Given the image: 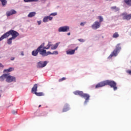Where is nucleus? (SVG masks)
Returning a JSON list of instances; mask_svg holds the SVG:
<instances>
[{
  "mask_svg": "<svg viewBox=\"0 0 131 131\" xmlns=\"http://www.w3.org/2000/svg\"><path fill=\"white\" fill-rule=\"evenodd\" d=\"M5 80L7 83H14L17 82V78L8 74H4L0 76V81H4Z\"/></svg>",
  "mask_w": 131,
  "mask_h": 131,
  "instance_id": "nucleus-1",
  "label": "nucleus"
},
{
  "mask_svg": "<svg viewBox=\"0 0 131 131\" xmlns=\"http://www.w3.org/2000/svg\"><path fill=\"white\" fill-rule=\"evenodd\" d=\"M10 35H11V38L13 39H16V38L17 36H19V34L18 32L14 30H10L8 31L7 32L4 33L1 37H0V41L5 39V38H8Z\"/></svg>",
  "mask_w": 131,
  "mask_h": 131,
  "instance_id": "nucleus-2",
  "label": "nucleus"
},
{
  "mask_svg": "<svg viewBox=\"0 0 131 131\" xmlns=\"http://www.w3.org/2000/svg\"><path fill=\"white\" fill-rule=\"evenodd\" d=\"M74 95H78L80 97L84 98L85 99V101L84 102V105H86L89 103V100H90V95L88 94H84L82 91H76L73 92Z\"/></svg>",
  "mask_w": 131,
  "mask_h": 131,
  "instance_id": "nucleus-3",
  "label": "nucleus"
},
{
  "mask_svg": "<svg viewBox=\"0 0 131 131\" xmlns=\"http://www.w3.org/2000/svg\"><path fill=\"white\" fill-rule=\"evenodd\" d=\"M38 53L42 57H45L46 50L41 49L40 46H39L36 50H33L32 52V55L34 56V57H36V56L38 55Z\"/></svg>",
  "mask_w": 131,
  "mask_h": 131,
  "instance_id": "nucleus-4",
  "label": "nucleus"
},
{
  "mask_svg": "<svg viewBox=\"0 0 131 131\" xmlns=\"http://www.w3.org/2000/svg\"><path fill=\"white\" fill-rule=\"evenodd\" d=\"M48 63H49V61H40L36 63V68L38 69H40L41 68H43L44 67H46L47 65L48 64Z\"/></svg>",
  "mask_w": 131,
  "mask_h": 131,
  "instance_id": "nucleus-5",
  "label": "nucleus"
},
{
  "mask_svg": "<svg viewBox=\"0 0 131 131\" xmlns=\"http://www.w3.org/2000/svg\"><path fill=\"white\" fill-rule=\"evenodd\" d=\"M104 83L105 85H110L111 88H113L115 91V82L114 81L106 80L104 81Z\"/></svg>",
  "mask_w": 131,
  "mask_h": 131,
  "instance_id": "nucleus-6",
  "label": "nucleus"
},
{
  "mask_svg": "<svg viewBox=\"0 0 131 131\" xmlns=\"http://www.w3.org/2000/svg\"><path fill=\"white\" fill-rule=\"evenodd\" d=\"M45 42L42 43L40 45V48L41 50H50V48H51L52 42H49L48 45L46 46H45Z\"/></svg>",
  "mask_w": 131,
  "mask_h": 131,
  "instance_id": "nucleus-7",
  "label": "nucleus"
},
{
  "mask_svg": "<svg viewBox=\"0 0 131 131\" xmlns=\"http://www.w3.org/2000/svg\"><path fill=\"white\" fill-rule=\"evenodd\" d=\"M91 27L94 30H97V29L101 27V24L99 23V21H95L91 26Z\"/></svg>",
  "mask_w": 131,
  "mask_h": 131,
  "instance_id": "nucleus-8",
  "label": "nucleus"
},
{
  "mask_svg": "<svg viewBox=\"0 0 131 131\" xmlns=\"http://www.w3.org/2000/svg\"><path fill=\"white\" fill-rule=\"evenodd\" d=\"M70 29V27L68 26L60 27L58 28V32H67Z\"/></svg>",
  "mask_w": 131,
  "mask_h": 131,
  "instance_id": "nucleus-9",
  "label": "nucleus"
},
{
  "mask_svg": "<svg viewBox=\"0 0 131 131\" xmlns=\"http://www.w3.org/2000/svg\"><path fill=\"white\" fill-rule=\"evenodd\" d=\"M122 16L124 20H130L131 19V14H127L126 12H124L122 14Z\"/></svg>",
  "mask_w": 131,
  "mask_h": 131,
  "instance_id": "nucleus-10",
  "label": "nucleus"
},
{
  "mask_svg": "<svg viewBox=\"0 0 131 131\" xmlns=\"http://www.w3.org/2000/svg\"><path fill=\"white\" fill-rule=\"evenodd\" d=\"M17 14V11L14 9H12L10 11H7L6 16L7 17H10V16H12V15H15Z\"/></svg>",
  "mask_w": 131,
  "mask_h": 131,
  "instance_id": "nucleus-11",
  "label": "nucleus"
},
{
  "mask_svg": "<svg viewBox=\"0 0 131 131\" xmlns=\"http://www.w3.org/2000/svg\"><path fill=\"white\" fill-rule=\"evenodd\" d=\"M53 20V16H51L50 15L45 16L43 18V22L44 23H47V22H49V21H52Z\"/></svg>",
  "mask_w": 131,
  "mask_h": 131,
  "instance_id": "nucleus-12",
  "label": "nucleus"
},
{
  "mask_svg": "<svg viewBox=\"0 0 131 131\" xmlns=\"http://www.w3.org/2000/svg\"><path fill=\"white\" fill-rule=\"evenodd\" d=\"M59 52L57 51H54L53 53L51 52V51L47 52V50H45V57H47L49 55H58Z\"/></svg>",
  "mask_w": 131,
  "mask_h": 131,
  "instance_id": "nucleus-13",
  "label": "nucleus"
},
{
  "mask_svg": "<svg viewBox=\"0 0 131 131\" xmlns=\"http://www.w3.org/2000/svg\"><path fill=\"white\" fill-rule=\"evenodd\" d=\"M105 81L98 83L96 86L95 89H99V88H103V86H105Z\"/></svg>",
  "mask_w": 131,
  "mask_h": 131,
  "instance_id": "nucleus-14",
  "label": "nucleus"
},
{
  "mask_svg": "<svg viewBox=\"0 0 131 131\" xmlns=\"http://www.w3.org/2000/svg\"><path fill=\"white\" fill-rule=\"evenodd\" d=\"M37 92V84H34L33 88H32L31 90V93L32 94H35Z\"/></svg>",
  "mask_w": 131,
  "mask_h": 131,
  "instance_id": "nucleus-15",
  "label": "nucleus"
},
{
  "mask_svg": "<svg viewBox=\"0 0 131 131\" xmlns=\"http://www.w3.org/2000/svg\"><path fill=\"white\" fill-rule=\"evenodd\" d=\"M120 50H121V47H120V44H118L116 46L115 56L117 55L118 53L120 52Z\"/></svg>",
  "mask_w": 131,
  "mask_h": 131,
  "instance_id": "nucleus-16",
  "label": "nucleus"
},
{
  "mask_svg": "<svg viewBox=\"0 0 131 131\" xmlns=\"http://www.w3.org/2000/svg\"><path fill=\"white\" fill-rule=\"evenodd\" d=\"M59 45H60V42L56 43L55 45L52 44L51 49V50H56V49L58 48V47H59Z\"/></svg>",
  "mask_w": 131,
  "mask_h": 131,
  "instance_id": "nucleus-17",
  "label": "nucleus"
},
{
  "mask_svg": "<svg viewBox=\"0 0 131 131\" xmlns=\"http://www.w3.org/2000/svg\"><path fill=\"white\" fill-rule=\"evenodd\" d=\"M12 71H14V68H9V69H5L4 70V73H9V72H12Z\"/></svg>",
  "mask_w": 131,
  "mask_h": 131,
  "instance_id": "nucleus-18",
  "label": "nucleus"
},
{
  "mask_svg": "<svg viewBox=\"0 0 131 131\" xmlns=\"http://www.w3.org/2000/svg\"><path fill=\"white\" fill-rule=\"evenodd\" d=\"M70 107H69V105L66 104L62 110V112H67V111H68V110H70Z\"/></svg>",
  "mask_w": 131,
  "mask_h": 131,
  "instance_id": "nucleus-19",
  "label": "nucleus"
},
{
  "mask_svg": "<svg viewBox=\"0 0 131 131\" xmlns=\"http://www.w3.org/2000/svg\"><path fill=\"white\" fill-rule=\"evenodd\" d=\"M115 50H114L113 52L110 55V56L107 57L108 60H111L113 57H115Z\"/></svg>",
  "mask_w": 131,
  "mask_h": 131,
  "instance_id": "nucleus-20",
  "label": "nucleus"
},
{
  "mask_svg": "<svg viewBox=\"0 0 131 131\" xmlns=\"http://www.w3.org/2000/svg\"><path fill=\"white\" fill-rule=\"evenodd\" d=\"M36 15V12H30L29 14L28 15V18H32V17H34Z\"/></svg>",
  "mask_w": 131,
  "mask_h": 131,
  "instance_id": "nucleus-21",
  "label": "nucleus"
},
{
  "mask_svg": "<svg viewBox=\"0 0 131 131\" xmlns=\"http://www.w3.org/2000/svg\"><path fill=\"white\" fill-rule=\"evenodd\" d=\"M67 55H74L75 52L74 50H68L66 51Z\"/></svg>",
  "mask_w": 131,
  "mask_h": 131,
  "instance_id": "nucleus-22",
  "label": "nucleus"
},
{
  "mask_svg": "<svg viewBox=\"0 0 131 131\" xmlns=\"http://www.w3.org/2000/svg\"><path fill=\"white\" fill-rule=\"evenodd\" d=\"M0 2L2 3L3 7H6V6H7V4L8 3L7 0H0Z\"/></svg>",
  "mask_w": 131,
  "mask_h": 131,
  "instance_id": "nucleus-23",
  "label": "nucleus"
},
{
  "mask_svg": "<svg viewBox=\"0 0 131 131\" xmlns=\"http://www.w3.org/2000/svg\"><path fill=\"white\" fill-rule=\"evenodd\" d=\"M124 3H125L127 6L131 7V0H124Z\"/></svg>",
  "mask_w": 131,
  "mask_h": 131,
  "instance_id": "nucleus-24",
  "label": "nucleus"
},
{
  "mask_svg": "<svg viewBox=\"0 0 131 131\" xmlns=\"http://www.w3.org/2000/svg\"><path fill=\"white\" fill-rule=\"evenodd\" d=\"M98 19H99V21H98L100 24L104 21V18H103V16H99L98 17Z\"/></svg>",
  "mask_w": 131,
  "mask_h": 131,
  "instance_id": "nucleus-25",
  "label": "nucleus"
},
{
  "mask_svg": "<svg viewBox=\"0 0 131 131\" xmlns=\"http://www.w3.org/2000/svg\"><path fill=\"white\" fill-rule=\"evenodd\" d=\"M14 39H13L12 37L9 38L7 39V43L8 45H12V40H14Z\"/></svg>",
  "mask_w": 131,
  "mask_h": 131,
  "instance_id": "nucleus-26",
  "label": "nucleus"
},
{
  "mask_svg": "<svg viewBox=\"0 0 131 131\" xmlns=\"http://www.w3.org/2000/svg\"><path fill=\"white\" fill-rule=\"evenodd\" d=\"M35 95H36V96H37L38 97H41V96H43V93H42V92H39V93L36 92L35 93Z\"/></svg>",
  "mask_w": 131,
  "mask_h": 131,
  "instance_id": "nucleus-27",
  "label": "nucleus"
},
{
  "mask_svg": "<svg viewBox=\"0 0 131 131\" xmlns=\"http://www.w3.org/2000/svg\"><path fill=\"white\" fill-rule=\"evenodd\" d=\"M25 3H31L32 2H38V0H24Z\"/></svg>",
  "mask_w": 131,
  "mask_h": 131,
  "instance_id": "nucleus-28",
  "label": "nucleus"
},
{
  "mask_svg": "<svg viewBox=\"0 0 131 131\" xmlns=\"http://www.w3.org/2000/svg\"><path fill=\"white\" fill-rule=\"evenodd\" d=\"M57 15H58V13L57 12H54V13H51L49 16H50V17H52V16H57Z\"/></svg>",
  "mask_w": 131,
  "mask_h": 131,
  "instance_id": "nucleus-29",
  "label": "nucleus"
},
{
  "mask_svg": "<svg viewBox=\"0 0 131 131\" xmlns=\"http://www.w3.org/2000/svg\"><path fill=\"white\" fill-rule=\"evenodd\" d=\"M86 24V21L82 22L80 23V26H84Z\"/></svg>",
  "mask_w": 131,
  "mask_h": 131,
  "instance_id": "nucleus-30",
  "label": "nucleus"
},
{
  "mask_svg": "<svg viewBox=\"0 0 131 131\" xmlns=\"http://www.w3.org/2000/svg\"><path fill=\"white\" fill-rule=\"evenodd\" d=\"M78 40L80 41V42H84L85 41L83 39H78Z\"/></svg>",
  "mask_w": 131,
  "mask_h": 131,
  "instance_id": "nucleus-31",
  "label": "nucleus"
},
{
  "mask_svg": "<svg viewBox=\"0 0 131 131\" xmlns=\"http://www.w3.org/2000/svg\"><path fill=\"white\" fill-rule=\"evenodd\" d=\"M71 49H74L75 48V45L73 44L70 46Z\"/></svg>",
  "mask_w": 131,
  "mask_h": 131,
  "instance_id": "nucleus-32",
  "label": "nucleus"
},
{
  "mask_svg": "<svg viewBox=\"0 0 131 131\" xmlns=\"http://www.w3.org/2000/svg\"><path fill=\"white\" fill-rule=\"evenodd\" d=\"M65 79H66V78H65V77H62L61 79H60L59 80V82L63 81V80H65Z\"/></svg>",
  "mask_w": 131,
  "mask_h": 131,
  "instance_id": "nucleus-33",
  "label": "nucleus"
},
{
  "mask_svg": "<svg viewBox=\"0 0 131 131\" xmlns=\"http://www.w3.org/2000/svg\"><path fill=\"white\" fill-rule=\"evenodd\" d=\"M12 114H17V111L13 110L12 111Z\"/></svg>",
  "mask_w": 131,
  "mask_h": 131,
  "instance_id": "nucleus-34",
  "label": "nucleus"
},
{
  "mask_svg": "<svg viewBox=\"0 0 131 131\" xmlns=\"http://www.w3.org/2000/svg\"><path fill=\"white\" fill-rule=\"evenodd\" d=\"M126 72L129 74V75H131V70H128Z\"/></svg>",
  "mask_w": 131,
  "mask_h": 131,
  "instance_id": "nucleus-35",
  "label": "nucleus"
},
{
  "mask_svg": "<svg viewBox=\"0 0 131 131\" xmlns=\"http://www.w3.org/2000/svg\"><path fill=\"white\" fill-rule=\"evenodd\" d=\"M37 23L38 25H40V24H41V20H38Z\"/></svg>",
  "mask_w": 131,
  "mask_h": 131,
  "instance_id": "nucleus-36",
  "label": "nucleus"
},
{
  "mask_svg": "<svg viewBox=\"0 0 131 131\" xmlns=\"http://www.w3.org/2000/svg\"><path fill=\"white\" fill-rule=\"evenodd\" d=\"M118 36H119L118 33H115V37H118Z\"/></svg>",
  "mask_w": 131,
  "mask_h": 131,
  "instance_id": "nucleus-37",
  "label": "nucleus"
},
{
  "mask_svg": "<svg viewBox=\"0 0 131 131\" xmlns=\"http://www.w3.org/2000/svg\"><path fill=\"white\" fill-rule=\"evenodd\" d=\"M77 50H78V47H77L75 49H73L75 52V51H77Z\"/></svg>",
  "mask_w": 131,
  "mask_h": 131,
  "instance_id": "nucleus-38",
  "label": "nucleus"
},
{
  "mask_svg": "<svg viewBox=\"0 0 131 131\" xmlns=\"http://www.w3.org/2000/svg\"><path fill=\"white\" fill-rule=\"evenodd\" d=\"M117 11H119V8H115V12H117Z\"/></svg>",
  "mask_w": 131,
  "mask_h": 131,
  "instance_id": "nucleus-39",
  "label": "nucleus"
},
{
  "mask_svg": "<svg viewBox=\"0 0 131 131\" xmlns=\"http://www.w3.org/2000/svg\"><path fill=\"white\" fill-rule=\"evenodd\" d=\"M10 60H11V61H14V60H15V57H11V58H10Z\"/></svg>",
  "mask_w": 131,
  "mask_h": 131,
  "instance_id": "nucleus-40",
  "label": "nucleus"
},
{
  "mask_svg": "<svg viewBox=\"0 0 131 131\" xmlns=\"http://www.w3.org/2000/svg\"><path fill=\"white\" fill-rule=\"evenodd\" d=\"M111 9L112 10H115V7L114 6V7H111Z\"/></svg>",
  "mask_w": 131,
  "mask_h": 131,
  "instance_id": "nucleus-41",
  "label": "nucleus"
},
{
  "mask_svg": "<svg viewBox=\"0 0 131 131\" xmlns=\"http://www.w3.org/2000/svg\"><path fill=\"white\" fill-rule=\"evenodd\" d=\"M47 1H48V0H40V2H47Z\"/></svg>",
  "mask_w": 131,
  "mask_h": 131,
  "instance_id": "nucleus-42",
  "label": "nucleus"
},
{
  "mask_svg": "<svg viewBox=\"0 0 131 131\" xmlns=\"http://www.w3.org/2000/svg\"><path fill=\"white\" fill-rule=\"evenodd\" d=\"M0 67H4V66L1 63H0Z\"/></svg>",
  "mask_w": 131,
  "mask_h": 131,
  "instance_id": "nucleus-43",
  "label": "nucleus"
},
{
  "mask_svg": "<svg viewBox=\"0 0 131 131\" xmlns=\"http://www.w3.org/2000/svg\"><path fill=\"white\" fill-rule=\"evenodd\" d=\"M21 56H24V53H23V52H21Z\"/></svg>",
  "mask_w": 131,
  "mask_h": 131,
  "instance_id": "nucleus-44",
  "label": "nucleus"
},
{
  "mask_svg": "<svg viewBox=\"0 0 131 131\" xmlns=\"http://www.w3.org/2000/svg\"><path fill=\"white\" fill-rule=\"evenodd\" d=\"M113 37L115 38V33L113 34Z\"/></svg>",
  "mask_w": 131,
  "mask_h": 131,
  "instance_id": "nucleus-45",
  "label": "nucleus"
},
{
  "mask_svg": "<svg viewBox=\"0 0 131 131\" xmlns=\"http://www.w3.org/2000/svg\"><path fill=\"white\" fill-rule=\"evenodd\" d=\"M70 34H71V33H70V32H69V33H68L67 35H70Z\"/></svg>",
  "mask_w": 131,
  "mask_h": 131,
  "instance_id": "nucleus-46",
  "label": "nucleus"
},
{
  "mask_svg": "<svg viewBox=\"0 0 131 131\" xmlns=\"http://www.w3.org/2000/svg\"><path fill=\"white\" fill-rule=\"evenodd\" d=\"M115 90H117V87L115 86Z\"/></svg>",
  "mask_w": 131,
  "mask_h": 131,
  "instance_id": "nucleus-47",
  "label": "nucleus"
},
{
  "mask_svg": "<svg viewBox=\"0 0 131 131\" xmlns=\"http://www.w3.org/2000/svg\"><path fill=\"white\" fill-rule=\"evenodd\" d=\"M39 107H41V105H39Z\"/></svg>",
  "mask_w": 131,
  "mask_h": 131,
  "instance_id": "nucleus-48",
  "label": "nucleus"
},
{
  "mask_svg": "<svg viewBox=\"0 0 131 131\" xmlns=\"http://www.w3.org/2000/svg\"><path fill=\"white\" fill-rule=\"evenodd\" d=\"M1 97H2V95L0 94V98H1Z\"/></svg>",
  "mask_w": 131,
  "mask_h": 131,
  "instance_id": "nucleus-49",
  "label": "nucleus"
},
{
  "mask_svg": "<svg viewBox=\"0 0 131 131\" xmlns=\"http://www.w3.org/2000/svg\"><path fill=\"white\" fill-rule=\"evenodd\" d=\"M1 58H2V57L0 56V59H1Z\"/></svg>",
  "mask_w": 131,
  "mask_h": 131,
  "instance_id": "nucleus-50",
  "label": "nucleus"
}]
</instances>
